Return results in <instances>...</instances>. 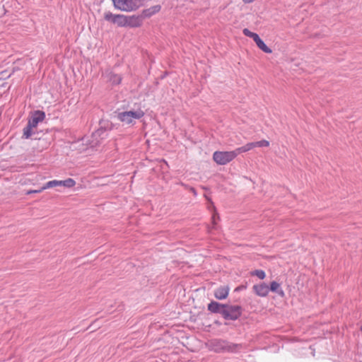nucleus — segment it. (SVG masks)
<instances>
[{"mask_svg":"<svg viewBox=\"0 0 362 362\" xmlns=\"http://www.w3.org/2000/svg\"><path fill=\"white\" fill-rule=\"evenodd\" d=\"M105 76L108 81L112 83V85H118L122 81V77L112 71L106 72Z\"/></svg>","mask_w":362,"mask_h":362,"instance_id":"4468645a","label":"nucleus"},{"mask_svg":"<svg viewBox=\"0 0 362 362\" xmlns=\"http://www.w3.org/2000/svg\"><path fill=\"white\" fill-rule=\"evenodd\" d=\"M45 118V113L43 111H35L29 119L28 124L33 127H36L39 122H42Z\"/></svg>","mask_w":362,"mask_h":362,"instance_id":"0eeeda50","label":"nucleus"},{"mask_svg":"<svg viewBox=\"0 0 362 362\" xmlns=\"http://www.w3.org/2000/svg\"><path fill=\"white\" fill-rule=\"evenodd\" d=\"M58 186H62V180H53L45 183L43 185V189H49Z\"/></svg>","mask_w":362,"mask_h":362,"instance_id":"f3484780","label":"nucleus"},{"mask_svg":"<svg viewBox=\"0 0 362 362\" xmlns=\"http://www.w3.org/2000/svg\"><path fill=\"white\" fill-rule=\"evenodd\" d=\"M255 147H267L269 146V142L267 140H261L259 141L253 142Z\"/></svg>","mask_w":362,"mask_h":362,"instance_id":"4be33fe9","label":"nucleus"},{"mask_svg":"<svg viewBox=\"0 0 362 362\" xmlns=\"http://www.w3.org/2000/svg\"><path fill=\"white\" fill-rule=\"evenodd\" d=\"M160 8L161 6L160 5H155L148 8L144 9L142 11V16L144 18H149L158 13L160 11Z\"/></svg>","mask_w":362,"mask_h":362,"instance_id":"f8f14e48","label":"nucleus"},{"mask_svg":"<svg viewBox=\"0 0 362 362\" xmlns=\"http://www.w3.org/2000/svg\"><path fill=\"white\" fill-rule=\"evenodd\" d=\"M76 185V182L72 178H68L65 180H62V186L65 187H72Z\"/></svg>","mask_w":362,"mask_h":362,"instance_id":"aec40b11","label":"nucleus"},{"mask_svg":"<svg viewBox=\"0 0 362 362\" xmlns=\"http://www.w3.org/2000/svg\"><path fill=\"white\" fill-rule=\"evenodd\" d=\"M46 189H43V186L40 188L39 189H35V190H29L27 192V194H31V193H40L44 190H45Z\"/></svg>","mask_w":362,"mask_h":362,"instance_id":"bb28decb","label":"nucleus"},{"mask_svg":"<svg viewBox=\"0 0 362 362\" xmlns=\"http://www.w3.org/2000/svg\"><path fill=\"white\" fill-rule=\"evenodd\" d=\"M250 37L253 39V40L255 42L256 44L258 41H259L261 40L259 36L255 33H253V34L252 35V36Z\"/></svg>","mask_w":362,"mask_h":362,"instance_id":"a878e982","label":"nucleus"},{"mask_svg":"<svg viewBox=\"0 0 362 362\" xmlns=\"http://www.w3.org/2000/svg\"><path fill=\"white\" fill-rule=\"evenodd\" d=\"M251 274L257 276L259 279H264L266 276L265 272L262 269H256L252 272Z\"/></svg>","mask_w":362,"mask_h":362,"instance_id":"412c9836","label":"nucleus"},{"mask_svg":"<svg viewBox=\"0 0 362 362\" xmlns=\"http://www.w3.org/2000/svg\"><path fill=\"white\" fill-rule=\"evenodd\" d=\"M250 37L253 39V40L255 42L256 44L258 41H259L261 40L259 36L255 33H253V34L252 35V36Z\"/></svg>","mask_w":362,"mask_h":362,"instance_id":"b1692460","label":"nucleus"},{"mask_svg":"<svg viewBox=\"0 0 362 362\" xmlns=\"http://www.w3.org/2000/svg\"><path fill=\"white\" fill-rule=\"evenodd\" d=\"M361 330L362 331V327H361Z\"/></svg>","mask_w":362,"mask_h":362,"instance_id":"2f4dec72","label":"nucleus"},{"mask_svg":"<svg viewBox=\"0 0 362 362\" xmlns=\"http://www.w3.org/2000/svg\"><path fill=\"white\" fill-rule=\"evenodd\" d=\"M256 45L261 50H262L265 53L270 54L272 52V50L269 47L267 46V45L264 42V41L262 39L259 41H258Z\"/></svg>","mask_w":362,"mask_h":362,"instance_id":"a211bd4d","label":"nucleus"},{"mask_svg":"<svg viewBox=\"0 0 362 362\" xmlns=\"http://www.w3.org/2000/svg\"><path fill=\"white\" fill-rule=\"evenodd\" d=\"M104 19L106 21L116 24L119 27H126L127 16L123 14H114L107 11L104 13Z\"/></svg>","mask_w":362,"mask_h":362,"instance_id":"423d86ee","label":"nucleus"},{"mask_svg":"<svg viewBox=\"0 0 362 362\" xmlns=\"http://www.w3.org/2000/svg\"><path fill=\"white\" fill-rule=\"evenodd\" d=\"M189 191H190V192H192L194 196H197V191H196V189H195L194 187H189Z\"/></svg>","mask_w":362,"mask_h":362,"instance_id":"cd10ccee","label":"nucleus"},{"mask_svg":"<svg viewBox=\"0 0 362 362\" xmlns=\"http://www.w3.org/2000/svg\"><path fill=\"white\" fill-rule=\"evenodd\" d=\"M211 349L217 353H235L242 347L241 344H233L223 339H213L210 342Z\"/></svg>","mask_w":362,"mask_h":362,"instance_id":"f257e3e1","label":"nucleus"},{"mask_svg":"<svg viewBox=\"0 0 362 362\" xmlns=\"http://www.w3.org/2000/svg\"><path fill=\"white\" fill-rule=\"evenodd\" d=\"M236 157L235 151H215L213 154L214 160L218 165H226Z\"/></svg>","mask_w":362,"mask_h":362,"instance_id":"39448f33","label":"nucleus"},{"mask_svg":"<svg viewBox=\"0 0 362 362\" xmlns=\"http://www.w3.org/2000/svg\"><path fill=\"white\" fill-rule=\"evenodd\" d=\"M226 304H221L216 301H211L208 304V310L212 313L220 314L223 316V310H224Z\"/></svg>","mask_w":362,"mask_h":362,"instance_id":"9d476101","label":"nucleus"},{"mask_svg":"<svg viewBox=\"0 0 362 362\" xmlns=\"http://www.w3.org/2000/svg\"><path fill=\"white\" fill-rule=\"evenodd\" d=\"M143 18L139 16H127L126 27L138 28L142 24Z\"/></svg>","mask_w":362,"mask_h":362,"instance_id":"6e6552de","label":"nucleus"},{"mask_svg":"<svg viewBox=\"0 0 362 362\" xmlns=\"http://www.w3.org/2000/svg\"><path fill=\"white\" fill-rule=\"evenodd\" d=\"M144 115V112L139 109L136 111L130 110L119 112L117 114V119L126 124H134V119H139Z\"/></svg>","mask_w":362,"mask_h":362,"instance_id":"7ed1b4c3","label":"nucleus"},{"mask_svg":"<svg viewBox=\"0 0 362 362\" xmlns=\"http://www.w3.org/2000/svg\"><path fill=\"white\" fill-rule=\"evenodd\" d=\"M107 136V130L105 127H100L93 133V137L99 142V139H103Z\"/></svg>","mask_w":362,"mask_h":362,"instance_id":"ddd939ff","label":"nucleus"},{"mask_svg":"<svg viewBox=\"0 0 362 362\" xmlns=\"http://www.w3.org/2000/svg\"><path fill=\"white\" fill-rule=\"evenodd\" d=\"M269 291H271L274 293H276L281 297L284 296V295H285L284 291H283L282 288L281 287L280 284H279L278 282H276L275 281H272L270 284V286H269Z\"/></svg>","mask_w":362,"mask_h":362,"instance_id":"2eb2a0df","label":"nucleus"},{"mask_svg":"<svg viewBox=\"0 0 362 362\" xmlns=\"http://www.w3.org/2000/svg\"><path fill=\"white\" fill-rule=\"evenodd\" d=\"M243 308L238 305L226 304L223 310V317L227 320H236L242 315Z\"/></svg>","mask_w":362,"mask_h":362,"instance_id":"20e7f679","label":"nucleus"},{"mask_svg":"<svg viewBox=\"0 0 362 362\" xmlns=\"http://www.w3.org/2000/svg\"><path fill=\"white\" fill-rule=\"evenodd\" d=\"M252 288L256 295L260 297H266L269 292V287L265 283L255 284Z\"/></svg>","mask_w":362,"mask_h":362,"instance_id":"1a4fd4ad","label":"nucleus"},{"mask_svg":"<svg viewBox=\"0 0 362 362\" xmlns=\"http://www.w3.org/2000/svg\"><path fill=\"white\" fill-rule=\"evenodd\" d=\"M115 8L126 12L136 11L143 4L144 0H112Z\"/></svg>","mask_w":362,"mask_h":362,"instance_id":"f03ea898","label":"nucleus"},{"mask_svg":"<svg viewBox=\"0 0 362 362\" xmlns=\"http://www.w3.org/2000/svg\"><path fill=\"white\" fill-rule=\"evenodd\" d=\"M205 197H206V199L207 200H209V201H210V202H211V200L209 199V198L206 195H205Z\"/></svg>","mask_w":362,"mask_h":362,"instance_id":"7c9ffc66","label":"nucleus"},{"mask_svg":"<svg viewBox=\"0 0 362 362\" xmlns=\"http://www.w3.org/2000/svg\"><path fill=\"white\" fill-rule=\"evenodd\" d=\"M33 128H34V127L28 124L26 125V127H24V129H23V137L25 139L30 138L32 135V129Z\"/></svg>","mask_w":362,"mask_h":362,"instance_id":"6ab92c4d","label":"nucleus"},{"mask_svg":"<svg viewBox=\"0 0 362 362\" xmlns=\"http://www.w3.org/2000/svg\"><path fill=\"white\" fill-rule=\"evenodd\" d=\"M253 148H255L254 143L250 142V143H247L245 146L237 148L234 151H235V152L236 153V156H237L238 154L245 153V152H247V151H250L251 149H252Z\"/></svg>","mask_w":362,"mask_h":362,"instance_id":"dca6fc26","label":"nucleus"},{"mask_svg":"<svg viewBox=\"0 0 362 362\" xmlns=\"http://www.w3.org/2000/svg\"><path fill=\"white\" fill-rule=\"evenodd\" d=\"M243 34H244L245 36H247V37H250L252 36V35L253 34V32H251V31H250L249 29H247V28H245V29H243Z\"/></svg>","mask_w":362,"mask_h":362,"instance_id":"5701e85b","label":"nucleus"},{"mask_svg":"<svg viewBox=\"0 0 362 362\" xmlns=\"http://www.w3.org/2000/svg\"><path fill=\"white\" fill-rule=\"evenodd\" d=\"M212 219H213V223L215 224V216H213Z\"/></svg>","mask_w":362,"mask_h":362,"instance_id":"c85d7f7f","label":"nucleus"},{"mask_svg":"<svg viewBox=\"0 0 362 362\" xmlns=\"http://www.w3.org/2000/svg\"><path fill=\"white\" fill-rule=\"evenodd\" d=\"M250 37L253 39V40L255 42L256 44L258 41H259L261 40L259 36L255 33H253V34L252 35V36Z\"/></svg>","mask_w":362,"mask_h":362,"instance_id":"393cba45","label":"nucleus"},{"mask_svg":"<svg viewBox=\"0 0 362 362\" xmlns=\"http://www.w3.org/2000/svg\"><path fill=\"white\" fill-rule=\"evenodd\" d=\"M181 185H182V186H184L185 187H186V188L187 187V185H185L184 183H181Z\"/></svg>","mask_w":362,"mask_h":362,"instance_id":"c756f323","label":"nucleus"},{"mask_svg":"<svg viewBox=\"0 0 362 362\" xmlns=\"http://www.w3.org/2000/svg\"><path fill=\"white\" fill-rule=\"evenodd\" d=\"M229 290L227 286H221L214 291V296L218 300L226 299L228 296Z\"/></svg>","mask_w":362,"mask_h":362,"instance_id":"9b49d317","label":"nucleus"}]
</instances>
